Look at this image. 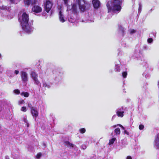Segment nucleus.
Here are the masks:
<instances>
[{
    "mask_svg": "<svg viewBox=\"0 0 159 159\" xmlns=\"http://www.w3.org/2000/svg\"><path fill=\"white\" fill-rule=\"evenodd\" d=\"M59 19L61 22L63 23L65 21L64 16L62 14L61 11H60L59 12Z\"/></svg>",
    "mask_w": 159,
    "mask_h": 159,
    "instance_id": "13",
    "label": "nucleus"
},
{
    "mask_svg": "<svg viewBox=\"0 0 159 159\" xmlns=\"http://www.w3.org/2000/svg\"><path fill=\"white\" fill-rule=\"evenodd\" d=\"M79 131L80 133L84 134L86 130L84 128H82L80 129Z\"/></svg>",
    "mask_w": 159,
    "mask_h": 159,
    "instance_id": "21",
    "label": "nucleus"
},
{
    "mask_svg": "<svg viewBox=\"0 0 159 159\" xmlns=\"http://www.w3.org/2000/svg\"><path fill=\"white\" fill-rule=\"evenodd\" d=\"M64 2V4L66 5H68V0H63Z\"/></svg>",
    "mask_w": 159,
    "mask_h": 159,
    "instance_id": "30",
    "label": "nucleus"
},
{
    "mask_svg": "<svg viewBox=\"0 0 159 159\" xmlns=\"http://www.w3.org/2000/svg\"><path fill=\"white\" fill-rule=\"evenodd\" d=\"M20 76L22 82L24 83L27 82L28 79V74L27 73L24 71H22L20 72Z\"/></svg>",
    "mask_w": 159,
    "mask_h": 159,
    "instance_id": "7",
    "label": "nucleus"
},
{
    "mask_svg": "<svg viewBox=\"0 0 159 159\" xmlns=\"http://www.w3.org/2000/svg\"><path fill=\"white\" fill-rule=\"evenodd\" d=\"M78 3L80 10L82 12H84L86 9V7L89 4L84 0H76Z\"/></svg>",
    "mask_w": 159,
    "mask_h": 159,
    "instance_id": "2",
    "label": "nucleus"
},
{
    "mask_svg": "<svg viewBox=\"0 0 159 159\" xmlns=\"http://www.w3.org/2000/svg\"><path fill=\"white\" fill-rule=\"evenodd\" d=\"M115 70L116 71L120 72V69L119 66L118 65H116V68Z\"/></svg>",
    "mask_w": 159,
    "mask_h": 159,
    "instance_id": "22",
    "label": "nucleus"
},
{
    "mask_svg": "<svg viewBox=\"0 0 159 159\" xmlns=\"http://www.w3.org/2000/svg\"><path fill=\"white\" fill-rule=\"evenodd\" d=\"M92 3L94 8L95 9H98L101 5L100 2L98 0H93Z\"/></svg>",
    "mask_w": 159,
    "mask_h": 159,
    "instance_id": "8",
    "label": "nucleus"
},
{
    "mask_svg": "<svg viewBox=\"0 0 159 159\" xmlns=\"http://www.w3.org/2000/svg\"><path fill=\"white\" fill-rule=\"evenodd\" d=\"M123 129L124 130L125 129V128H124V127L123 126V127H122L121 128Z\"/></svg>",
    "mask_w": 159,
    "mask_h": 159,
    "instance_id": "43",
    "label": "nucleus"
},
{
    "mask_svg": "<svg viewBox=\"0 0 159 159\" xmlns=\"http://www.w3.org/2000/svg\"><path fill=\"white\" fill-rule=\"evenodd\" d=\"M124 133L126 134L127 135H129V133L126 130H124Z\"/></svg>",
    "mask_w": 159,
    "mask_h": 159,
    "instance_id": "34",
    "label": "nucleus"
},
{
    "mask_svg": "<svg viewBox=\"0 0 159 159\" xmlns=\"http://www.w3.org/2000/svg\"><path fill=\"white\" fill-rule=\"evenodd\" d=\"M109 1L107 4L108 12L112 11L114 13L119 11L121 9V5L122 0H112Z\"/></svg>",
    "mask_w": 159,
    "mask_h": 159,
    "instance_id": "1",
    "label": "nucleus"
},
{
    "mask_svg": "<svg viewBox=\"0 0 159 159\" xmlns=\"http://www.w3.org/2000/svg\"><path fill=\"white\" fill-rule=\"evenodd\" d=\"M34 81L35 84L37 85H39V84H40V83L38 79V78L34 79H33Z\"/></svg>",
    "mask_w": 159,
    "mask_h": 159,
    "instance_id": "20",
    "label": "nucleus"
},
{
    "mask_svg": "<svg viewBox=\"0 0 159 159\" xmlns=\"http://www.w3.org/2000/svg\"><path fill=\"white\" fill-rule=\"evenodd\" d=\"M24 122H25L26 123H28V120H27L26 119H25V118L24 119Z\"/></svg>",
    "mask_w": 159,
    "mask_h": 159,
    "instance_id": "38",
    "label": "nucleus"
},
{
    "mask_svg": "<svg viewBox=\"0 0 159 159\" xmlns=\"http://www.w3.org/2000/svg\"><path fill=\"white\" fill-rule=\"evenodd\" d=\"M153 41V39L152 38H149L148 39V42L149 43H151Z\"/></svg>",
    "mask_w": 159,
    "mask_h": 159,
    "instance_id": "29",
    "label": "nucleus"
},
{
    "mask_svg": "<svg viewBox=\"0 0 159 159\" xmlns=\"http://www.w3.org/2000/svg\"><path fill=\"white\" fill-rule=\"evenodd\" d=\"M32 11L36 13H39L42 11V8L38 5H34L32 8Z\"/></svg>",
    "mask_w": 159,
    "mask_h": 159,
    "instance_id": "9",
    "label": "nucleus"
},
{
    "mask_svg": "<svg viewBox=\"0 0 159 159\" xmlns=\"http://www.w3.org/2000/svg\"><path fill=\"white\" fill-rule=\"evenodd\" d=\"M23 30L25 32L28 34L30 33L32 31V27L28 23L26 24L21 25Z\"/></svg>",
    "mask_w": 159,
    "mask_h": 159,
    "instance_id": "5",
    "label": "nucleus"
},
{
    "mask_svg": "<svg viewBox=\"0 0 159 159\" xmlns=\"http://www.w3.org/2000/svg\"><path fill=\"white\" fill-rule=\"evenodd\" d=\"M124 111H116V114L118 117H122L124 116Z\"/></svg>",
    "mask_w": 159,
    "mask_h": 159,
    "instance_id": "14",
    "label": "nucleus"
},
{
    "mask_svg": "<svg viewBox=\"0 0 159 159\" xmlns=\"http://www.w3.org/2000/svg\"><path fill=\"white\" fill-rule=\"evenodd\" d=\"M118 126H119L121 128H122V127H123V126L120 124H118Z\"/></svg>",
    "mask_w": 159,
    "mask_h": 159,
    "instance_id": "40",
    "label": "nucleus"
},
{
    "mask_svg": "<svg viewBox=\"0 0 159 159\" xmlns=\"http://www.w3.org/2000/svg\"><path fill=\"white\" fill-rule=\"evenodd\" d=\"M71 9L73 13L76 14L77 13V5L75 4H72Z\"/></svg>",
    "mask_w": 159,
    "mask_h": 159,
    "instance_id": "12",
    "label": "nucleus"
},
{
    "mask_svg": "<svg viewBox=\"0 0 159 159\" xmlns=\"http://www.w3.org/2000/svg\"><path fill=\"white\" fill-rule=\"evenodd\" d=\"M43 87H44L45 88H46V87H48V88H49V86L46 83H44L43 84Z\"/></svg>",
    "mask_w": 159,
    "mask_h": 159,
    "instance_id": "32",
    "label": "nucleus"
},
{
    "mask_svg": "<svg viewBox=\"0 0 159 159\" xmlns=\"http://www.w3.org/2000/svg\"><path fill=\"white\" fill-rule=\"evenodd\" d=\"M32 1H34V2H35V4L36 3V2H37V0H32Z\"/></svg>",
    "mask_w": 159,
    "mask_h": 159,
    "instance_id": "41",
    "label": "nucleus"
},
{
    "mask_svg": "<svg viewBox=\"0 0 159 159\" xmlns=\"http://www.w3.org/2000/svg\"><path fill=\"white\" fill-rule=\"evenodd\" d=\"M14 93L17 94H19L20 93V91L18 89L14 90Z\"/></svg>",
    "mask_w": 159,
    "mask_h": 159,
    "instance_id": "24",
    "label": "nucleus"
},
{
    "mask_svg": "<svg viewBox=\"0 0 159 159\" xmlns=\"http://www.w3.org/2000/svg\"><path fill=\"white\" fill-rule=\"evenodd\" d=\"M144 125H140L139 126V129L140 130L143 129H144Z\"/></svg>",
    "mask_w": 159,
    "mask_h": 159,
    "instance_id": "27",
    "label": "nucleus"
},
{
    "mask_svg": "<svg viewBox=\"0 0 159 159\" xmlns=\"http://www.w3.org/2000/svg\"><path fill=\"white\" fill-rule=\"evenodd\" d=\"M21 95L24 96L25 97H28L29 96V93L27 92H23L21 93Z\"/></svg>",
    "mask_w": 159,
    "mask_h": 159,
    "instance_id": "19",
    "label": "nucleus"
},
{
    "mask_svg": "<svg viewBox=\"0 0 159 159\" xmlns=\"http://www.w3.org/2000/svg\"><path fill=\"white\" fill-rule=\"evenodd\" d=\"M31 75L32 78L33 79H34L38 78V75L35 72L32 71L31 73Z\"/></svg>",
    "mask_w": 159,
    "mask_h": 159,
    "instance_id": "15",
    "label": "nucleus"
},
{
    "mask_svg": "<svg viewBox=\"0 0 159 159\" xmlns=\"http://www.w3.org/2000/svg\"><path fill=\"white\" fill-rule=\"evenodd\" d=\"M126 159H132V158L130 156H128L127 157Z\"/></svg>",
    "mask_w": 159,
    "mask_h": 159,
    "instance_id": "37",
    "label": "nucleus"
},
{
    "mask_svg": "<svg viewBox=\"0 0 159 159\" xmlns=\"http://www.w3.org/2000/svg\"><path fill=\"white\" fill-rule=\"evenodd\" d=\"M41 156V153H38L36 155V158L37 159H39L40 158Z\"/></svg>",
    "mask_w": 159,
    "mask_h": 159,
    "instance_id": "26",
    "label": "nucleus"
},
{
    "mask_svg": "<svg viewBox=\"0 0 159 159\" xmlns=\"http://www.w3.org/2000/svg\"><path fill=\"white\" fill-rule=\"evenodd\" d=\"M24 3L25 5L29 6L30 5H34L35 4V2L32 1V0H24Z\"/></svg>",
    "mask_w": 159,
    "mask_h": 159,
    "instance_id": "11",
    "label": "nucleus"
},
{
    "mask_svg": "<svg viewBox=\"0 0 159 159\" xmlns=\"http://www.w3.org/2000/svg\"><path fill=\"white\" fill-rule=\"evenodd\" d=\"M12 3H15L14 0H9Z\"/></svg>",
    "mask_w": 159,
    "mask_h": 159,
    "instance_id": "36",
    "label": "nucleus"
},
{
    "mask_svg": "<svg viewBox=\"0 0 159 159\" xmlns=\"http://www.w3.org/2000/svg\"><path fill=\"white\" fill-rule=\"evenodd\" d=\"M116 138H113L109 140V145H111L114 143V141L116 140Z\"/></svg>",
    "mask_w": 159,
    "mask_h": 159,
    "instance_id": "18",
    "label": "nucleus"
},
{
    "mask_svg": "<svg viewBox=\"0 0 159 159\" xmlns=\"http://www.w3.org/2000/svg\"><path fill=\"white\" fill-rule=\"evenodd\" d=\"M1 56V54H0V57Z\"/></svg>",
    "mask_w": 159,
    "mask_h": 159,
    "instance_id": "45",
    "label": "nucleus"
},
{
    "mask_svg": "<svg viewBox=\"0 0 159 159\" xmlns=\"http://www.w3.org/2000/svg\"><path fill=\"white\" fill-rule=\"evenodd\" d=\"M53 2L50 0H47L44 3V10L47 12L48 13L51 9L53 5Z\"/></svg>",
    "mask_w": 159,
    "mask_h": 159,
    "instance_id": "4",
    "label": "nucleus"
},
{
    "mask_svg": "<svg viewBox=\"0 0 159 159\" xmlns=\"http://www.w3.org/2000/svg\"><path fill=\"white\" fill-rule=\"evenodd\" d=\"M65 143L66 145H69V147H71V148H73L74 145V144L70 143L68 141H66L64 142Z\"/></svg>",
    "mask_w": 159,
    "mask_h": 159,
    "instance_id": "16",
    "label": "nucleus"
},
{
    "mask_svg": "<svg viewBox=\"0 0 159 159\" xmlns=\"http://www.w3.org/2000/svg\"><path fill=\"white\" fill-rule=\"evenodd\" d=\"M29 20V15L25 12H24L21 17L19 18V20L21 25L28 23Z\"/></svg>",
    "mask_w": 159,
    "mask_h": 159,
    "instance_id": "3",
    "label": "nucleus"
},
{
    "mask_svg": "<svg viewBox=\"0 0 159 159\" xmlns=\"http://www.w3.org/2000/svg\"><path fill=\"white\" fill-rule=\"evenodd\" d=\"M122 76L124 78H126L127 75V73L126 71H125L122 73Z\"/></svg>",
    "mask_w": 159,
    "mask_h": 159,
    "instance_id": "23",
    "label": "nucleus"
},
{
    "mask_svg": "<svg viewBox=\"0 0 159 159\" xmlns=\"http://www.w3.org/2000/svg\"><path fill=\"white\" fill-rule=\"evenodd\" d=\"M19 104H21L25 103V101L24 100L22 99L18 102Z\"/></svg>",
    "mask_w": 159,
    "mask_h": 159,
    "instance_id": "28",
    "label": "nucleus"
},
{
    "mask_svg": "<svg viewBox=\"0 0 159 159\" xmlns=\"http://www.w3.org/2000/svg\"><path fill=\"white\" fill-rule=\"evenodd\" d=\"M26 124H27V126L28 127L29 126V123L28 122Z\"/></svg>",
    "mask_w": 159,
    "mask_h": 159,
    "instance_id": "42",
    "label": "nucleus"
},
{
    "mask_svg": "<svg viewBox=\"0 0 159 159\" xmlns=\"http://www.w3.org/2000/svg\"><path fill=\"white\" fill-rule=\"evenodd\" d=\"M116 125H114V126H113V127H114V128H115V127H116Z\"/></svg>",
    "mask_w": 159,
    "mask_h": 159,
    "instance_id": "44",
    "label": "nucleus"
},
{
    "mask_svg": "<svg viewBox=\"0 0 159 159\" xmlns=\"http://www.w3.org/2000/svg\"><path fill=\"white\" fill-rule=\"evenodd\" d=\"M114 132L116 135L120 134V129L118 128L114 130Z\"/></svg>",
    "mask_w": 159,
    "mask_h": 159,
    "instance_id": "17",
    "label": "nucleus"
},
{
    "mask_svg": "<svg viewBox=\"0 0 159 159\" xmlns=\"http://www.w3.org/2000/svg\"><path fill=\"white\" fill-rule=\"evenodd\" d=\"M21 111L24 112H25L27 111L26 107H23L21 108Z\"/></svg>",
    "mask_w": 159,
    "mask_h": 159,
    "instance_id": "25",
    "label": "nucleus"
},
{
    "mask_svg": "<svg viewBox=\"0 0 159 159\" xmlns=\"http://www.w3.org/2000/svg\"><path fill=\"white\" fill-rule=\"evenodd\" d=\"M118 126H119L121 128H122V127H123V126L120 124H118Z\"/></svg>",
    "mask_w": 159,
    "mask_h": 159,
    "instance_id": "39",
    "label": "nucleus"
},
{
    "mask_svg": "<svg viewBox=\"0 0 159 159\" xmlns=\"http://www.w3.org/2000/svg\"><path fill=\"white\" fill-rule=\"evenodd\" d=\"M28 107L30 108L31 114L34 117L36 118L39 115V111L36 108L32 107L31 104L28 103Z\"/></svg>",
    "mask_w": 159,
    "mask_h": 159,
    "instance_id": "6",
    "label": "nucleus"
},
{
    "mask_svg": "<svg viewBox=\"0 0 159 159\" xmlns=\"http://www.w3.org/2000/svg\"><path fill=\"white\" fill-rule=\"evenodd\" d=\"M81 148L83 149H85L86 148V145L85 144H83L81 146Z\"/></svg>",
    "mask_w": 159,
    "mask_h": 159,
    "instance_id": "31",
    "label": "nucleus"
},
{
    "mask_svg": "<svg viewBox=\"0 0 159 159\" xmlns=\"http://www.w3.org/2000/svg\"><path fill=\"white\" fill-rule=\"evenodd\" d=\"M135 32H136V30H134L133 29V30H131L130 33L131 34H133L135 33Z\"/></svg>",
    "mask_w": 159,
    "mask_h": 159,
    "instance_id": "33",
    "label": "nucleus"
},
{
    "mask_svg": "<svg viewBox=\"0 0 159 159\" xmlns=\"http://www.w3.org/2000/svg\"><path fill=\"white\" fill-rule=\"evenodd\" d=\"M19 73V71L18 70H15V73L16 75L18 74Z\"/></svg>",
    "mask_w": 159,
    "mask_h": 159,
    "instance_id": "35",
    "label": "nucleus"
},
{
    "mask_svg": "<svg viewBox=\"0 0 159 159\" xmlns=\"http://www.w3.org/2000/svg\"><path fill=\"white\" fill-rule=\"evenodd\" d=\"M154 142L157 149H159V133L157 134L155 139Z\"/></svg>",
    "mask_w": 159,
    "mask_h": 159,
    "instance_id": "10",
    "label": "nucleus"
}]
</instances>
